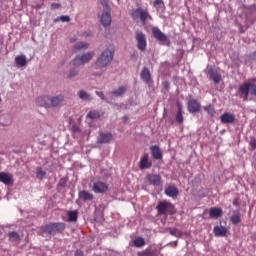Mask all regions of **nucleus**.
I'll return each mask as SVG.
<instances>
[{
	"mask_svg": "<svg viewBox=\"0 0 256 256\" xmlns=\"http://www.w3.org/2000/svg\"><path fill=\"white\" fill-rule=\"evenodd\" d=\"M65 102V95L58 94L55 96H39L36 99V105L39 107H45V109H55L61 107Z\"/></svg>",
	"mask_w": 256,
	"mask_h": 256,
	"instance_id": "nucleus-1",
	"label": "nucleus"
},
{
	"mask_svg": "<svg viewBox=\"0 0 256 256\" xmlns=\"http://www.w3.org/2000/svg\"><path fill=\"white\" fill-rule=\"evenodd\" d=\"M114 57L115 48L113 46L107 47L100 53V55L94 61L96 69H105L106 67H109V65L113 63Z\"/></svg>",
	"mask_w": 256,
	"mask_h": 256,
	"instance_id": "nucleus-2",
	"label": "nucleus"
},
{
	"mask_svg": "<svg viewBox=\"0 0 256 256\" xmlns=\"http://www.w3.org/2000/svg\"><path fill=\"white\" fill-rule=\"evenodd\" d=\"M238 93L243 101H249V93L256 97V78H250L238 88Z\"/></svg>",
	"mask_w": 256,
	"mask_h": 256,
	"instance_id": "nucleus-3",
	"label": "nucleus"
},
{
	"mask_svg": "<svg viewBox=\"0 0 256 256\" xmlns=\"http://www.w3.org/2000/svg\"><path fill=\"white\" fill-rule=\"evenodd\" d=\"M101 5L103 6L102 13L100 14V21L103 27L111 26V7L107 3V0H102Z\"/></svg>",
	"mask_w": 256,
	"mask_h": 256,
	"instance_id": "nucleus-4",
	"label": "nucleus"
},
{
	"mask_svg": "<svg viewBox=\"0 0 256 256\" xmlns=\"http://www.w3.org/2000/svg\"><path fill=\"white\" fill-rule=\"evenodd\" d=\"M93 57H95V52L93 51L84 52L82 54L76 55V57L72 60V63L76 67H79V65H85L90 61H92Z\"/></svg>",
	"mask_w": 256,
	"mask_h": 256,
	"instance_id": "nucleus-5",
	"label": "nucleus"
},
{
	"mask_svg": "<svg viewBox=\"0 0 256 256\" xmlns=\"http://www.w3.org/2000/svg\"><path fill=\"white\" fill-rule=\"evenodd\" d=\"M44 233H48V235H57L59 233H63L65 231V223H50L43 227Z\"/></svg>",
	"mask_w": 256,
	"mask_h": 256,
	"instance_id": "nucleus-6",
	"label": "nucleus"
},
{
	"mask_svg": "<svg viewBox=\"0 0 256 256\" xmlns=\"http://www.w3.org/2000/svg\"><path fill=\"white\" fill-rule=\"evenodd\" d=\"M156 209L159 215H173L175 213V207L168 201L159 202Z\"/></svg>",
	"mask_w": 256,
	"mask_h": 256,
	"instance_id": "nucleus-7",
	"label": "nucleus"
},
{
	"mask_svg": "<svg viewBox=\"0 0 256 256\" xmlns=\"http://www.w3.org/2000/svg\"><path fill=\"white\" fill-rule=\"evenodd\" d=\"M113 141V134L111 132H100L97 136L96 143L98 145H107Z\"/></svg>",
	"mask_w": 256,
	"mask_h": 256,
	"instance_id": "nucleus-8",
	"label": "nucleus"
},
{
	"mask_svg": "<svg viewBox=\"0 0 256 256\" xmlns=\"http://www.w3.org/2000/svg\"><path fill=\"white\" fill-rule=\"evenodd\" d=\"M206 73L207 75H209L211 81H213V83H221V79H222V76H221V73H219V71H217V69L211 67V66H208L207 69H206Z\"/></svg>",
	"mask_w": 256,
	"mask_h": 256,
	"instance_id": "nucleus-9",
	"label": "nucleus"
},
{
	"mask_svg": "<svg viewBox=\"0 0 256 256\" xmlns=\"http://www.w3.org/2000/svg\"><path fill=\"white\" fill-rule=\"evenodd\" d=\"M152 35L154 39H156L157 41H160V43H167V41H169V38L167 37V35H165V33H163L161 29H159L158 27L152 28Z\"/></svg>",
	"mask_w": 256,
	"mask_h": 256,
	"instance_id": "nucleus-10",
	"label": "nucleus"
},
{
	"mask_svg": "<svg viewBox=\"0 0 256 256\" xmlns=\"http://www.w3.org/2000/svg\"><path fill=\"white\" fill-rule=\"evenodd\" d=\"M137 48L139 51H145L147 49V38L145 34L142 32H138L136 34Z\"/></svg>",
	"mask_w": 256,
	"mask_h": 256,
	"instance_id": "nucleus-11",
	"label": "nucleus"
},
{
	"mask_svg": "<svg viewBox=\"0 0 256 256\" xmlns=\"http://www.w3.org/2000/svg\"><path fill=\"white\" fill-rule=\"evenodd\" d=\"M153 165V162H151V160H149V155L144 154V156L141 158L140 162H139V168L140 169H151Z\"/></svg>",
	"mask_w": 256,
	"mask_h": 256,
	"instance_id": "nucleus-12",
	"label": "nucleus"
},
{
	"mask_svg": "<svg viewBox=\"0 0 256 256\" xmlns=\"http://www.w3.org/2000/svg\"><path fill=\"white\" fill-rule=\"evenodd\" d=\"M94 193H106L107 189H109V186L105 184V182H96L93 184L92 187Z\"/></svg>",
	"mask_w": 256,
	"mask_h": 256,
	"instance_id": "nucleus-13",
	"label": "nucleus"
},
{
	"mask_svg": "<svg viewBox=\"0 0 256 256\" xmlns=\"http://www.w3.org/2000/svg\"><path fill=\"white\" fill-rule=\"evenodd\" d=\"M201 109V103L199 101L192 99L188 102L189 113H197Z\"/></svg>",
	"mask_w": 256,
	"mask_h": 256,
	"instance_id": "nucleus-14",
	"label": "nucleus"
},
{
	"mask_svg": "<svg viewBox=\"0 0 256 256\" xmlns=\"http://www.w3.org/2000/svg\"><path fill=\"white\" fill-rule=\"evenodd\" d=\"M77 95H78V99H80V101H85V102L93 101V97L91 96V94L89 92L85 91L84 89L78 90Z\"/></svg>",
	"mask_w": 256,
	"mask_h": 256,
	"instance_id": "nucleus-15",
	"label": "nucleus"
},
{
	"mask_svg": "<svg viewBox=\"0 0 256 256\" xmlns=\"http://www.w3.org/2000/svg\"><path fill=\"white\" fill-rule=\"evenodd\" d=\"M147 180L150 185H154V187H159V185H161V176L158 174H149Z\"/></svg>",
	"mask_w": 256,
	"mask_h": 256,
	"instance_id": "nucleus-16",
	"label": "nucleus"
},
{
	"mask_svg": "<svg viewBox=\"0 0 256 256\" xmlns=\"http://www.w3.org/2000/svg\"><path fill=\"white\" fill-rule=\"evenodd\" d=\"M0 183H4V185H11V183H13V174L0 172Z\"/></svg>",
	"mask_w": 256,
	"mask_h": 256,
	"instance_id": "nucleus-17",
	"label": "nucleus"
},
{
	"mask_svg": "<svg viewBox=\"0 0 256 256\" xmlns=\"http://www.w3.org/2000/svg\"><path fill=\"white\" fill-rule=\"evenodd\" d=\"M150 151L152 153L153 159H163V152L161 151V148H159V146H151Z\"/></svg>",
	"mask_w": 256,
	"mask_h": 256,
	"instance_id": "nucleus-18",
	"label": "nucleus"
},
{
	"mask_svg": "<svg viewBox=\"0 0 256 256\" xmlns=\"http://www.w3.org/2000/svg\"><path fill=\"white\" fill-rule=\"evenodd\" d=\"M213 232L215 237H225L227 235V228L221 225L215 226Z\"/></svg>",
	"mask_w": 256,
	"mask_h": 256,
	"instance_id": "nucleus-19",
	"label": "nucleus"
},
{
	"mask_svg": "<svg viewBox=\"0 0 256 256\" xmlns=\"http://www.w3.org/2000/svg\"><path fill=\"white\" fill-rule=\"evenodd\" d=\"M221 123L227 124V123H234L235 122V116L233 114L224 113L220 116Z\"/></svg>",
	"mask_w": 256,
	"mask_h": 256,
	"instance_id": "nucleus-20",
	"label": "nucleus"
},
{
	"mask_svg": "<svg viewBox=\"0 0 256 256\" xmlns=\"http://www.w3.org/2000/svg\"><path fill=\"white\" fill-rule=\"evenodd\" d=\"M140 77L144 81V83H149L151 81V71H149V68L144 67L140 74Z\"/></svg>",
	"mask_w": 256,
	"mask_h": 256,
	"instance_id": "nucleus-21",
	"label": "nucleus"
},
{
	"mask_svg": "<svg viewBox=\"0 0 256 256\" xmlns=\"http://www.w3.org/2000/svg\"><path fill=\"white\" fill-rule=\"evenodd\" d=\"M165 194L168 197L175 198L177 197V195H179V190L177 189V187L169 186L168 188L165 189Z\"/></svg>",
	"mask_w": 256,
	"mask_h": 256,
	"instance_id": "nucleus-22",
	"label": "nucleus"
},
{
	"mask_svg": "<svg viewBox=\"0 0 256 256\" xmlns=\"http://www.w3.org/2000/svg\"><path fill=\"white\" fill-rule=\"evenodd\" d=\"M15 63L18 67H25V65H27V56L25 55L16 56Z\"/></svg>",
	"mask_w": 256,
	"mask_h": 256,
	"instance_id": "nucleus-23",
	"label": "nucleus"
},
{
	"mask_svg": "<svg viewBox=\"0 0 256 256\" xmlns=\"http://www.w3.org/2000/svg\"><path fill=\"white\" fill-rule=\"evenodd\" d=\"M79 199H81L82 201H93V194L82 190L79 192Z\"/></svg>",
	"mask_w": 256,
	"mask_h": 256,
	"instance_id": "nucleus-24",
	"label": "nucleus"
},
{
	"mask_svg": "<svg viewBox=\"0 0 256 256\" xmlns=\"http://www.w3.org/2000/svg\"><path fill=\"white\" fill-rule=\"evenodd\" d=\"M75 77H79V69L71 68L66 74V79H69V81H73Z\"/></svg>",
	"mask_w": 256,
	"mask_h": 256,
	"instance_id": "nucleus-25",
	"label": "nucleus"
},
{
	"mask_svg": "<svg viewBox=\"0 0 256 256\" xmlns=\"http://www.w3.org/2000/svg\"><path fill=\"white\" fill-rule=\"evenodd\" d=\"M126 91H127V89L124 86H120V87L112 90L111 95H113V97H123V95H125Z\"/></svg>",
	"mask_w": 256,
	"mask_h": 256,
	"instance_id": "nucleus-26",
	"label": "nucleus"
},
{
	"mask_svg": "<svg viewBox=\"0 0 256 256\" xmlns=\"http://www.w3.org/2000/svg\"><path fill=\"white\" fill-rule=\"evenodd\" d=\"M9 241H12L13 243H19L21 241V236L16 231H11L8 233Z\"/></svg>",
	"mask_w": 256,
	"mask_h": 256,
	"instance_id": "nucleus-27",
	"label": "nucleus"
},
{
	"mask_svg": "<svg viewBox=\"0 0 256 256\" xmlns=\"http://www.w3.org/2000/svg\"><path fill=\"white\" fill-rule=\"evenodd\" d=\"M74 51H81L89 49V44L87 42H77L74 47Z\"/></svg>",
	"mask_w": 256,
	"mask_h": 256,
	"instance_id": "nucleus-28",
	"label": "nucleus"
},
{
	"mask_svg": "<svg viewBox=\"0 0 256 256\" xmlns=\"http://www.w3.org/2000/svg\"><path fill=\"white\" fill-rule=\"evenodd\" d=\"M153 7H155L156 11H165V2L163 0H155Z\"/></svg>",
	"mask_w": 256,
	"mask_h": 256,
	"instance_id": "nucleus-29",
	"label": "nucleus"
},
{
	"mask_svg": "<svg viewBox=\"0 0 256 256\" xmlns=\"http://www.w3.org/2000/svg\"><path fill=\"white\" fill-rule=\"evenodd\" d=\"M77 217H78L77 210L68 212V221H70L71 223H75V221H77Z\"/></svg>",
	"mask_w": 256,
	"mask_h": 256,
	"instance_id": "nucleus-30",
	"label": "nucleus"
},
{
	"mask_svg": "<svg viewBox=\"0 0 256 256\" xmlns=\"http://www.w3.org/2000/svg\"><path fill=\"white\" fill-rule=\"evenodd\" d=\"M177 107H178V111L176 113V121L177 123H183V112L181 110V105L178 103Z\"/></svg>",
	"mask_w": 256,
	"mask_h": 256,
	"instance_id": "nucleus-31",
	"label": "nucleus"
},
{
	"mask_svg": "<svg viewBox=\"0 0 256 256\" xmlns=\"http://www.w3.org/2000/svg\"><path fill=\"white\" fill-rule=\"evenodd\" d=\"M59 21H62V23H69L71 18L68 15H62L54 19V23H59Z\"/></svg>",
	"mask_w": 256,
	"mask_h": 256,
	"instance_id": "nucleus-32",
	"label": "nucleus"
},
{
	"mask_svg": "<svg viewBox=\"0 0 256 256\" xmlns=\"http://www.w3.org/2000/svg\"><path fill=\"white\" fill-rule=\"evenodd\" d=\"M209 213L210 217H221L223 212L220 208H211Z\"/></svg>",
	"mask_w": 256,
	"mask_h": 256,
	"instance_id": "nucleus-33",
	"label": "nucleus"
},
{
	"mask_svg": "<svg viewBox=\"0 0 256 256\" xmlns=\"http://www.w3.org/2000/svg\"><path fill=\"white\" fill-rule=\"evenodd\" d=\"M204 111H206V113L210 115V117H213L215 115V107L211 104L205 106Z\"/></svg>",
	"mask_w": 256,
	"mask_h": 256,
	"instance_id": "nucleus-34",
	"label": "nucleus"
},
{
	"mask_svg": "<svg viewBox=\"0 0 256 256\" xmlns=\"http://www.w3.org/2000/svg\"><path fill=\"white\" fill-rule=\"evenodd\" d=\"M230 221L233 225H239L241 223V214L232 215Z\"/></svg>",
	"mask_w": 256,
	"mask_h": 256,
	"instance_id": "nucleus-35",
	"label": "nucleus"
},
{
	"mask_svg": "<svg viewBox=\"0 0 256 256\" xmlns=\"http://www.w3.org/2000/svg\"><path fill=\"white\" fill-rule=\"evenodd\" d=\"M170 235H173L174 237H183V232L177 228H170L169 229Z\"/></svg>",
	"mask_w": 256,
	"mask_h": 256,
	"instance_id": "nucleus-36",
	"label": "nucleus"
},
{
	"mask_svg": "<svg viewBox=\"0 0 256 256\" xmlns=\"http://www.w3.org/2000/svg\"><path fill=\"white\" fill-rule=\"evenodd\" d=\"M134 247H143L145 246V239L138 237L133 241Z\"/></svg>",
	"mask_w": 256,
	"mask_h": 256,
	"instance_id": "nucleus-37",
	"label": "nucleus"
},
{
	"mask_svg": "<svg viewBox=\"0 0 256 256\" xmlns=\"http://www.w3.org/2000/svg\"><path fill=\"white\" fill-rule=\"evenodd\" d=\"M46 175L47 173L45 172V170L41 169L40 167L36 168L37 179H43Z\"/></svg>",
	"mask_w": 256,
	"mask_h": 256,
	"instance_id": "nucleus-38",
	"label": "nucleus"
},
{
	"mask_svg": "<svg viewBox=\"0 0 256 256\" xmlns=\"http://www.w3.org/2000/svg\"><path fill=\"white\" fill-rule=\"evenodd\" d=\"M87 117L88 119H99L100 115H99V112L93 110L87 114Z\"/></svg>",
	"mask_w": 256,
	"mask_h": 256,
	"instance_id": "nucleus-39",
	"label": "nucleus"
},
{
	"mask_svg": "<svg viewBox=\"0 0 256 256\" xmlns=\"http://www.w3.org/2000/svg\"><path fill=\"white\" fill-rule=\"evenodd\" d=\"M149 17V12L145 11V10H141L140 12V19L142 23H145V21H147V18Z\"/></svg>",
	"mask_w": 256,
	"mask_h": 256,
	"instance_id": "nucleus-40",
	"label": "nucleus"
},
{
	"mask_svg": "<svg viewBox=\"0 0 256 256\" xmlns=\"http://www.w3.org/2000/svg\"><path fill=\"white\" fill-rule=\"evenodd\" d=\"M95 93L97 97H99V99H101L102 101H106V103H110V101L107 100V97H105V93H103L102 91H96Z\"/></svg>",
	"mask_w": 256,
	"mask_h": 256,
	"instance_id": "nucleus-41",
	"label": "nucleus"
},
{
	"mask_svg": "<svg viewBox=\"0 0 256 256\" xmlns=\"http://www.w3.org/2000/svg\"><path fill=\"white\" fill-rule=\"evenodd\" d=\"M141 11L142 9H136V10H133L132 12V18L133 19H139V17L141 18Z\"/></svg>",
	"mask_w": 256,
	"mask_h": 256,
	"instance_id": "nucleus-42",
	"label": "nucleus"
},
{
	"mask_svg": "<svg viewBox=\"0 0 256 256\" xmlns=\"http://www.w3.org/2000/svg\"><path fill=\"white\" fill-rule=\"evenodd\" d=\"M250 147H251L252 150H255V148H256V138H251Z\"/></svg>",
	"mask_w": 256,
	"mask_h": 256,
	"instance_id": "nucleus-43",
	"label": "nucleus"
},
{
	"mask_svg": "<svg viewBox=\"0 0 256 256\" xmlns=\"http://www.w3.org/2000/svg\"><path fill=\"white\" fill-rule=\"evenodd\" d=\"M103 76V72H93L92 73V77H98V78H100V77H102Z\"/></svg>",
	"mask_w": 256,
	"mask_h": 256,
	"instance_id": "nucleus-44",
	"label": "nucleus"
},
{
	"mask_svg": "<svg viewBox=\"0 0 256 256\" xmlns=\"http://www.w3.org/2000/svg\"><path fill=\"white\" fill-rule=\"evenodd\" d=\"M75 256H83V251H81V250H76Z\"/></svg>",
	"mask_w": 256,
	"mask_h": 256,
	"instance_id": "nucleus-45",
	"label": "nucleus"
},
{
	"mask_svg": "<svg viewBox=\"0 0 256 256\" xmlns=\"http://www.w3.org/2000/svg\"><path fill=\"white\" fill-rule=\"evenodd\" d=\"M59 7H60L59 4H56V3L52 4V9H59Z\"/></svg>",
	"mask_w": 256,
	"mask_h": 256,
	"instance_id": "nucleus-46",
	"label": "nucleus"
},
{
	"mask_svg": "<svg viewBox=\"0 0 256 256\" xmlns=\"http://www.w3.org/2000/svg\"><path fill=\"white\" fill-rule=\"evenodd\" d=\"M123 121H124V123H127V121H129V117L124 116V117H123Z\"/></svg>",
	"mask_w": 256,
	"mask_h": 256,
	"instance_id": "nucleus-47",
	"label": "nucleus"
},
{
	"mask_svg": "<svg viewBox=\"0 0 256 256\" xmlns=\"http://www.w3.org/2000/svg\"><path fill=\"white\" fill-rule=\"evenodd\" d=\"M73 129H74V131H75L76 133L79 132V127L74 126Z\"/></svg>",
	"mask_w": 256,
	"mask_h": 256,
	"instance_id": "nucleus-48",
	"label": "nucleus"
},
{
	"mask_svg": "<svg viewBox=\"0 0 256 256\" xmlns=\"http://www.w3.org/2000/svg\"><path fill=\"white\" fill-rule=\"evenodd\" d=\"M151 255V252H145L144 253V256H150Z\"/></svg>",
	"mask_w": 256,
	"mask_h": 256,
	"instance_id": "nucleus-49",
	"label": "nucleus"
},
{
	"mask_svg": "<svg viewBox=\"0 0 256 256\" xmlns=\"http://www.w3.org/2000/svg\"><path fill=\"white\" fill-rule=\"evenodd\" d=\"M233 205H237V200H234V201H233Z\"/></svg>",
	"mask_w": 256,
	"mask_h": 256,
	"instance_id": "nucleus-50",
	"label": "nucleus"
},
{
	"mask_svg": "<svg viewBox=\"0 0 256 256\" xmlns=\"http://www.w3.org/2000/svg\"><path fill=\"white\" fill-rule=\"evenodd\" d=\"M175 247H177V241L174 242Z\"/></svg>",
	"mask_w": 256,
	"mask_h": 256,
	"instance_id": "nucleus-51",
	"label": "nucleus"
},
{
	"mask_svg": "<svg viewBox=\"0 0 256 256\" xmlns=\"http://www.w3.org/2000/svg\"><path fill=\"white\" fill-rule=\"evenodd\" d=\"M1 101H2V99H1V97H0V103H1Z\"/></svg>",
	"mask_w": 256,
	"mask_h": 256,
	"instance_id": "nucleus-52",
	"label": "nucleus"
}]
</instances>
